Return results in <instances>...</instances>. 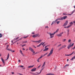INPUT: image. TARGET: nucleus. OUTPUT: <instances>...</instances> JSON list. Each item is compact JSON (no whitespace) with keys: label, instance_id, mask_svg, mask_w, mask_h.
Returning a JSON list of instances; mask_svg holds the SVG:
<instances>
[{"label":"nucleus","instance_id":"obj_20","mask_svg":"<svg viewBox=\"0 0 75 75\" xmlns=\"http://www.w3.org/2000/svg\"><path fill=\"white\" fill-rule=\"evenodd\" d=\"M62 47L63 48H65L66 47H67V46L66 45H63Z\"/></svg>","mask_w":75,"mask_h":75},{"label":"nucleus","instance_id":"obj_57","mask_svg":"<svg viewBox=\"0 0 75 75\" xmlns=\"http://www.w3.org/2000/svg\"><path fill=\"white\" fill-rule=\"evenodd\" d=\"M33 47H34V48H36V47L35 46L33 45Z\"/></svg>","mask_w":75,"mask_h":75},{"label":"nucleus","instance_id":"obj_36","mask_svg":"<svg viewBox=\"0 0 75 75\" xmlns=\"http://www.w3.org/2000/svg\"><path fill=\"white\" fill-rule=\"evenodd\" d=\"M71 42V40L69 39V40H68L69 42Z\"/></svg>","mask_w":75,"mask_h":75},{"label":"nucleus","instance_id":"obj_25","mask_svg":"<svg viewBox=\"0 0 75 75\" xmlns=\"http://www.w3.org/2000/svg\"><path fill=\"white\" fill-rule=\"evenodd\" d=\"M63 48V47H61L59 49V51L60 50H61Z\"/></svg>","mask_w":75,"mask_h":75},{"label":"nucleus","instance_id":"obj_12","mask_svg":"<svg viewBox=\"0 0 75 75\" xmlns=\"http://www.w3.org/2000/svg\"><path fill=\"white\" fill-rule=\"evenodd\" d=\"M57 35L58 37H62V35L61 34V33L58 34Z\"/></svg>","mask_w":75,"mask_h":75},{"label":"nucleus","instance_id":"obj_55","mask_svg":"<svg viewBox=\"0 0 75 75\" xmlns=\"http://www.w3.org/2000/svg\"><path fill=\"white\" fill-rule=\"evenodd\" d=\"M32 34H35V33L34 32H32Z\"/></svg>","mask_w":75,"mask_h":75},{"label":"nucleus","instance_id":"obj_45","mask_svg":"<svg viewBox=\"0 0 75 75\" xmlns=\"http://www.w3.org/2000/svg\"><path fill=\"white\" fill-rule=\"evenodd\" d=\"M74 59V57H73L72 58L71 60V61H72V60H73V59Z\"/></svg>","mask_w":75,"mask_h":75},{"label":"nucleus","instance_id":"obj_61","mask_svg":"<svg viewBox=\"0 0 75 75\" xmlns=\"http://www.w3.org/2000/svg\"><path fill=\"white\" fill-rule=\"evenodd\" d=\"M68 35H69V33L68 32V33H67V35L68 36Z\"/></svg>","mask_w":75,"mask_h":75},{"label":"nucleus","instance_id":"obj_44","mask_svg":"<svg viewBox=\"0 0 75 75\" xmlns=\"http://www.w3.org/2000/svg\"><path fill=\"white\" fill-rule=\"evenodd\" d=\"M74 11H73L72 12H71V14H73V13H74Z\"/></svg>","mask_w":75,"mask_h":75},{"label":"nucleus","instance_id":"obj_40","mask_svg":"<svg viewBox=\"0 0 75 75\" xmlns=\"http://www.w3.org/2000/svg\"><path fill=\"white\" fill-rule=\"evenodd\" d=\"M45 28H49V27H48V26H45Z\"/></svg>","mask_w":75,"mask_h":75},{"label":"nucleus","instance_id":"obj_21","mask_svg":"<svg viewBox=\"0 0 75 75\" xmlns=\"http://www.w3.org/2000/svg\"><path fill=\"white\" fill-rule=\"evenodd\" d=\"M45 62L43 63V64L42 66V67H44V66L45 65Z\"/></svg>","mask_w":75,"mask_h":75},{"label":"nucleus","instance_id":"obj_18","mask_svg":"<svg viewBox=\"0 0 75 75\" xmlns=\"http://www.w3.org/2000/svg\"><path fill=\"white\" fill-rule=\"evenodd\" d=\"M8 58H9V54L8 53L7 58L6 60H5L6 61V60H7L8 59Z\"/></svg>","mask_w":75,"mask_h":75},{"label":"nucleus","instance_id":"obj_15","mask_svg":"<svg viewBox=\"0 0 75 75\" xmlns=\"http://www.w3.org/2000/svg\"><path fill=\"white\" fill-rule=\"evenodd\" d=\"M34 67V65H33V66H30L28 67V68H33V67Z\"/></svg>","mask_w":75,"mask_h":75},{"label":"nucleus","instance_id":"obj_22","mask_svg":"<svg viewBox=\"0 0 75 75\" xmlns=\"http://www.w3.org/2000/svg\"><path fill=\"white\" fill-rule=\"evenodd\" d=\"M71 47V46H70V45H69L67 47L68 49H69Z\"/></svg>","mask_w":75,"mask_h":75},{"label":"nucleus","instance_id":"obj_5","mask_svg":"<svg viewBox=\"0 0 75 75\" xmlns=\"http://www.w3.org/2000/svg\"><path fill=\"white\" fill-rule=\"evenodd\" d=\"M29 50L32 52H33V53H35V52H34V50L32 48L29 47Z\"/></svg>","mask_w":75,"mask_h":75},{"label":"nucleus","instance_id":"obj_32","mask_svg":"<svg viewBox=\"0 0 75 75\" xmlns=\"http://www.w3.org/2000/svg\"><path fill=\"white\" fill-rule=\"evenodd\" d=\"M63 15H68V14H67V13H63Z\"/></svg>","mask_w":75,"mask_h":75},{"label":"nucleus","instance_id":"obj_19","mask_svg":"<svg viewBox=\"0 0 75 75\" xmlns=\"http://www.w3.org/2000/svg\"><path fill=\"white\" fill-rule=\"evenodd\" d=\"M46 75H54V74L52 73H49L47 74Z\"/></svg>","mask_w":75,"mask_h":75},{"label":"nucleus","instance_id":"obj_34","mask_svg":"<svg viewBox=\"0 0 75 75\" xmlns=\"http://www.w3.org/2000/svg\"><path fill=\"white\" fill-rule=\"evenodd\" d=\"M43 57V56L42 55L41 57H40L39 58V59H41V58H42V57Z\"/></svg>","mask_w":75,"mask_h":75},{"label":"nucleus","instance_id":"obj_9","mask_svg":"<svg viewBox=\"0 0 75 75\" xmlns=\"http://www.w3.org/2000/svg\"><path fill=\"white\" fill-rule=\"evenodd\" d=\"M7 50H8V51H11V52H15V51L14 50H13H13H12V49H6Z\"/></svg>","mask_w":75,"mask_h":75},{"label":"nucleus","instance_id":"obj_63","mask_svg":"<svg viewBox=\"0 0 75 75\" xmlns=\"http://www.w3.org/2000/svg\"><path fill=\"white\" fill-rule=\"evenodd\" d=\"M22 55L23 56V57H24V54H23Z\"/></svg>","mask_w":75,"mask_h":75},{"label":"nucleus","instance_id":"obj_26","mask_svg":"<svg viewBox=\"0 0 75 75\" xmlns=\"http://www.w3.org/2000/svg\"><path fill=\"white\" fill-rule=\"evenodd\" d=\"M71 26H72V25H69L67 27V28H69V27H71Z\"/></svg>","mask_w":75,"mask_h":75},{"label":"nucleus","instance_id":"obj_58","mask_svg":"<svg viewBox=\"0 0 75 75\" xmlns=\"http://www.w3.org/2000/svg\"><path fill=\"white\" fill-rule=\"evenodd\" d=\"M38 54V52H36L35 54Z\"/></svg>","mask_w":75,"mask_h":75},{"label":"nucleus","instance_id":"obj_50","mask_svg":"<svg viewBox=\"0 0 75 75\" xmlns=\"http://www.w3.org/2000/svg\"><path fill=\"white\" fill-rule=\"evenodd\" d=\"M27 41H25L24 42V43H27Z\"/></svg>","mask_w":75,"mask_h":75},{"label":"nucleus","instance_id":"obj_49","mask_svg":"<svg viewBox=\"0 0 75 75\" xmlns=\"http://www.w3.org/2000/svg\"><path fill=\"white\" fill-rule=\"evenodd\" d=\"M45 42H44L42 44V45H44V44H45Z\"/></svg>","mask_w":75,"mask_h":75},{"label":"nucleus","instance_id":"obj_13","mask_svg":"<svg viewBox=\"0 0 75 75\" xmlns=\"http://www.w3.org/2000/svg\"><path fill=\"white\" fill-rule=\"evenodd\" d=\"M59 31V29H58L56 30V31L55 32H54V34H55L56 33H57Z\"/></svg>","mask_w":75,"mask_h":75},{"label":"nucleus","instance_id":"obj_43","mask_svg":"<svg viewBox=\"0 0 75 75\" xmlns=\"http://www.w3.org/2000/svg\"><path fill=\"white\" fill-rule=\"evenodd\" d=\"M25 45H26L24 44L23 45H22V47H24V46H25Z\"/></svg>","mask_w":75,"mask_h":75},{"label":"nucleus","instance_id":"obj_29","mask_svg":"<svg viewBox=\"0 0 75 75\" xmlns=\"http://www.w3.org/2000/svg\"><path fill=\"white\" fill-rule=\"evenodd\" d=\"M18 67H21L22 68H23L24 66H18Z\"/></svg>","mask_w":75,"mask_h":75},{"label":"nucleus","instance_id":"obj_48","mask_svg":"<svg viewBox=\"0 0 75 75\" xmlns=\"http://www.w3.org/2000/svg\"><path fill=\"white\" fill-rule=\"evenodd\" d=\"M61 44H60L59 45H58L57 47H59L61 46Z\"/></svg>","mask_w":75,"mask_h":75},{"label":"nucleus","instance_id":"obj_60","mask_svg":"<svg viewBox=\"0 0 75 75\" xmlns=\"http://www.w3.org/2000/svg\"><path fill=\"white\" fill-rule=\"evenodd\" d=\"M45 45V44H44V45H43V47H44Z\"/></svg>","mask_w":75,"mask_h":75},{"label":"nucleus","instance_id":"obj_41","mask_svg":"<svg viewBox=\"0 0 75 75\" xmlns=\"http://www.w3.org/2000/svg\"><path fill=\"white\" fill-rule=\"evenodd\" d=\"M40 60V59H38V60H37V62H40V61H39Z\"/></svg>","mask_w":75,"mask_h":75},{"label":"nucleus","instance_id":"obj_8","mask_svg":"<svg viewBox=\"0 0 75 75\" xmlns=\"http://www.w3.org/2000/svg\"><path fill=\"white\" fill-rule=\"evenodd\" d=\"M74 51L72 52L70 54H65V56H70V55H72L74 53Z\"/></svg>","mask_w":75,"mask_h":75},{"label":"nucleus","instance_id":"obj_47","mask_svg":"<svg viewBox=\"0 0 75 75\" xmlns=\"http://www.w3.org/2000/svg\"><path fill=\"white\" fill-rule=\"evenodd\" d=\"M9 46V45H7V47H6L7 48H8Z\"/></svg>","mask_w":75,"mask_h":75},{"label":"nucleus","instance_id":"obj_59","mask_svg":"<svg viewBox=\"0 0 75 75\" xmlns=\"http://www.w3.org/2000/svg\"><path fill=\"white\" fill-rule=\"evenodd\" d=\"M60 34H61V35L62 34H64V32H62V33H61Z\"/></svg>","mask_w":75,"mask_h":75},{"label":"nucleus","instance_id":"obj_2","mask_svg":"<svg viewBox=\"0 0 75 75\" xmlns=\"http://www.w3.org/2000/svg\"><path fill=\"white\" fill-rule=\"evenodd\" d=\"M39 35V34L38 33V34L33 35L32 36V37L33 38H35L37 37H40V35Z\"/></svg>","mask_w":75,"mask_h":75},{"label":"nucleus","instance_id":"obj_39","mask_svg":"<svg viewBox=\"0 0 75 75\" xmlns=\"http://www.w3.org/2000/svg\"><path fill=\"white\" fill-rule=\"evenodd\" d=\"M67 66H69V64H66L64 66V67H67Z\"/></svg>","mask_w":75,"mask_h":75},{"label":"nucleus","instance_id":"obj_10","mask_svg":"<svg viewBox=\"0 0 75 75\" xmlns=\"http://www.w3.org/2000/svg\"><path fill=\"white\" fill-rule=\"evenodd\" d=\"M1 61L2 62H3V63L4 65H5V62H4V59H3V58H2V57L1 58Z\"/></svg>","mask_w":75,"mask_h":75},{"label":"nucleus","instance_id":"obj_23","mask_svg":"<svg viewBox=\"0 0 75 75\" xmlns=\"http://www.w3.org/2000/svg\"><path fill=\"white\" fill-rule=\"evenodd\" d=\"M66 40H67L66 39H63L62 42H65V41H66Z\"/></svg>","mask_w":75,"mask_h":75},{"label":"nucleus","instance_id":"obj_42","mask_svg":"<svg viewBox=\"0 0 75 75\" xmlns=\"http://www.w3.org/2000/svg\"><path fill=\"white\" fill-rule=\"evenodd\" d=\"M54 24V21L52 22V23L51 24V25H53Z\"/></svg>","mask_w":75,"mask_h":75},{"label":"nucleus","instance_id":"obj_53","mask_svg":"<svg viewBox=\"0 0 75 75\" xmlns=\"http://www.w3.org/2000/svg\"><path fill=\"white\" fill-rule=\"evenodd\" d=\"M12 75H14V72H12Z\"/></svg>","mask_w":75,"mask_h":75},{"label":"nucleus","instance_id":"obj_30","mask_svg":"<svg viewBox=\"0 0 75 75\" xmlns=\"http://www.w3.org/2000/svg\"><path fill=\"white\" fill-rule=\"evenodd\" d=\"M28 37V36H26L23 37V38H27V37Z\"/></svg>","mask_w":75,"mask_h":75},{"label":"nucleus","instance_id":"obj_46","mask_svg":"<svg viewBox=\"0 0 75 75\" xmlns=\"http://www.w3.org/2000/svg\"><path fill=\"white\" fill-rule=\"evenodd\" d=\"M18 38H19V37H18L17 38H16V39H15V40H18Z\"/></svg>","mask_w":75,"mask_h":75},{"label":"nucleus","instance_id":"obj_28","mask_svg":"<svg viewBox=\"0 0 75 75\" xmlns=\"http://www.w3.org/2000/svg\"><path fill=\"white\" fill-rule=\"evenodd\" d=\"M41 71H42V70H41L40 72V73H38L37 72H36V73H37V74H41Z\"/></svg>","mask_w":75,"mask_h":75},{"label":"nucleus","instance_id":"obj_4","mask_svg":"<svg viewBox=\"0 0 75 75\" xmlns=\"http://www.w3.org/2000/svg\"><path fill=\"white\" fill-rule=\"evenodd\" d=\"M63 17L60 18H58L56 19V21H55L54 22V23H56V22L59 20H63Z\"/></svg>","mask_w":75,"mask_h":75},{"label":"nucleus","instance_id":"obj_62","mask_svg":"<svg viewBox=\"0 0 75 75\" xmlns=\"http://www.w3.org/2000/svg\"><path fill=\"white\" fill-rule=\"evenodd\" d=\"M47 46H45V48H47Z\"/></svg>","mask_w":75,"mask_h":75},{"label":"nucleus","instance_id":"obj_38","mask_svg":"<svg viewBox=\"0 0 75 75\" xmlns=\"http://www.w3.org/2000/svg\"><path fill=\"white\" fill-rule=\"evenodd\" d=\"M60 23V21H59L57 22V24H59Z\"/></svg>","mask_w":75,"mask_h":75},{"label":"nucleus","instance_id":"obj_6","mask_svg":"<svg viewBox=\"0 0 75 75\" xmlns=\"http://www.w3.org/2000/svg\"><path fill=\"white\" fill-rule=\"evenodd\" d=\"M68 21L67 20L66 21L64 24L63 25V26H66L67 24H68Z\"/></svg>","mask_w":75,"mask_h":75},{"label":"nucleus","instance_id":"obj_11","mask_svg":"<svg viewBox=\"0 0 75 75\" xmlns=\"http://www.w3.org/2000/svg\"><path fill=\"white\" fill-rule=\"evenodd\" d=\"M42 41V40H40L38 41H36V42H38V43H40V42H41V41Z\"/></svg>","mask_w":75,"mask_h":75},{"label":"nucleus","instance_id":"obj_3","mask_svg":"<svg viewBox=\"0 0 75 75\" xmlns=\"http://www.w3.org/2000/svg\"><path fill=\"white\" fill-rule=\"evenodd\" d=\"M54 34H55L54 33H49V35L50 37V38H53V37H54Z\"/></svg>","mask_w":75,"mask_h":75},{"label":"nucleus","instance_id":"obj_17","mask_svg":"<svg viewBox=\"0 0 75 75\" xmlns=\"http://www.w3.org/2000/svg\"><path fill=\"white\" fill-rule=\"evenodd\" d=\"M67 18V16H65L63 17V19H64V20H65V19H66V18Z\"/></svg>","mask_w":75,"mask_h":75},{"label":"nucleus","instance_id":"obj_16","mask_svg":"<svg viewBox=\"0 0 75 75\" xmlns=\"http://www.w3.org/2000/svg\"><path fill=\"white\" fill-rule=\"evenodd\" d=\"M48 49V48H46L45 50H43V51H47Z\"/></svg>","mask_w":75,"mask_h":75},{"label":"nucleus","instance_id":"obj_31","mask_svg":"<svg viewBox=\"0 0 75 75\" xmlns=\"http://www.w3.org/2000/svg\"><path fill=\"white\" fill-rule=\"evenodd\" d=\"M20 52H21V54H22V55L23 54V52H22V51L21 50H20Z\"/></svg>","mask_w":75,"mask_h":75},{"label":"nucleus","instance_id":"obj_27","mask_svg":"<svg viewBox=\"0 0 75 75\" xmlns=\"http://www.w3.org/2000/svg\"><path fill=\"white\" fill-rule=\"evenodd\" d=\"M32 75H38V74H35V73H32Z\"/></svg>","mask_w":75,"mask_h":75},{"label":"nucleus","instance_id":"obj_64","mask_svg":"<svg viewBox=\"0 0 75 75\" xmlns=\"http://www.w3.org/2000/svg\"><path fill=\"white\" fill-rule=\"evenodd\" d=\"M73 23L74 24L75 23V21H73Z\"/></svg>","mask_w":75,"mask_h":75},{"label":"nucleus","instance_id":"obj_14","mask_svg":"<svg viewBox=\"0 0 75 75\" xmlns=\"http://www.w3.org/2000/svg\"><path fill=\"white\" fill-rule=\"evenodd\" d=\"M43 43V42H42L39 45L37 46V47H40V46Z\"/></svg>","mask_w":75,"mask_h":75},{"label":"nucleus","instance_id":"obj_52","mask_svg":"<svg viewBox=\"0 0 75 75\" xmlns=\"http://www.w3.org/2000/svg\"><path fill=\"white\" fill-rule=\"evenodd\" d=\"M40 67H41V65H40L39 66H38V68H40Z\"/></svg>","mask_w":75,"mask_h":75},{"label":"nucleus","instance_id":"obj_37","mask_svg":"<svg viewBox=\"0 0 75 75\" xmlns=\"http://www.w3.org/2000/svg\"><path fill=\"white\" fill-rule=\"evenodd\" d=\"M2 34H1L0 33V38H1V37H2Z\"/></svg>","mask_w":75,"mask_h":75},{"label":"nucleus","instance_id":"obj_7","mask_svg":"<svg viewBox=\"0 0 75 75\" xmlns=\"http://www.w3.org/2000/svg\"><path fill=\"white\" fill-rule=\"evenodd\" d=\"M36 69H37V68H34L31 70V71L32 72H34L36 71Z\"/></svg>","mask_w":75,"mask_h":75},{"label":"nucleus","instance_id":"obj_54","mask_svg":"<svg viewBox=\"0 0 75 75\" xmlns=\"http://www.w3.org/2000/svg\"><path fill=\"white\" fill-rule=\"evenodd\" d=\"M74 45V43H72V45H71V47L73 46Z\"/></svg>","mask_w":75,"mask_h":75},{"label":"nucleus","instance_id":"obj_56","mask_svg":"<svg viewBox=\"0 0 75 75\" xmlns=\"http://www.w3.org/2000/svg\"><path fill=\"white\" fill-rule=\"evenodd\" d=\"M23 39V38H21V39H19V40H21Z\"/></svg>","mask_w":75,"mask_h":75},{"label":"nucleus","instance_id":"obj_51","mask_svg":"<svg viewBox=\"0 0 75 75\" xmlns=\"http://www.w3.org/2000/svg\"><path fill=\"white\" fill-rule=\"evenodd\" d=\"M32 42H36V41H34L33 40H32Z\"/></svg>","mask_w":75,"mask_h":75},{"label":"nucleus","instance_id":"obj_24","mask_svg":"<svg viewBox=\"0 0 75 75\" xmlns=\"http://www.w3.org/2000/svg\"><path fill=\"white\" fill-rule=\"evenodd\" d=\"M48 54V53H47L46 54H45L43 56V57H44V56H45V55H47Z\"/></svg>","mask_w":75,"mask_h":75},{"label":"nucleus","instance_id":"obj_35","mask_svg":"<svg viewBox=\"0 0 75 75\" xmlns=\"http://www.w3.org/2000/svg\"><path fill=\"white\" fill-rule=\"evenodd\" d=\"M69 24H70V25H71V24H73V22H70Z\"/></svg>","mask_w":75,"mask_h":75},{"label":"nucleus","instance_id":"obj_1","mask_svg":"<svg viewBox=\"0 0 75 75\" xmlns=\"http://www.w3.org/2000/svg\"><path fill=\"white\" fill-rule=\"evenodd\" d=\"M54 51V48H52L49 54L47 55V57H50V55H52V53H53V51Z\"/></svg>","mask_w":75,"mask_h":75},{"label":"nucleus","instance_id":"obj_33","mask_svg":"<svg viewBox=\"0 0 75 75\" xmlns=\"http://www.w3.org/2000/svg\"><path fill=\"white\" fill-rule=\"evenodd\" d=\"M69 45H70V46H71V47L72 42H70V43L69 44Z\"/></svg>","mask_w":75,"mask_h":75}]
</instances>
